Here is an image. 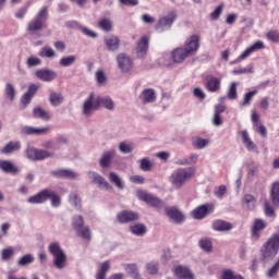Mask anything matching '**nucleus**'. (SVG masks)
Instances as JSON below:
<instances>
[{
    "mask_svg": "<svg viewBox=\"0 0 279 279\" xmlns=\"http://www.w3.org/2000/svg\"><path fill=\"white\" fill-rule=\"evenodd\" d=\"M177 19L178 14H175V12H171L168 15L160 17L155 26L156 32L161 34V32H167V29H171V25L175 23Z\"/></svg>",
    "mask_w": 279,
    "mask_h": 279,
    "instance_id": "nucleus-8",
    "label": "nucleus"
},
{
    "mask_svg": "<svg viewBox=\"0 0 279 279\" xmlns=\"http://www.w3.org/2000/svg\"><path fill=\"white\" fill-rule=\"evenodd\" d=\"M77 60V57L71 54V56H65L62 57L59 60V64L60 66L66 68V66H73V64H75V61Z\"/></svg>",
    "mask_w": 279,
    "mask_h": 279,
    "instance_id": "nucleus-49",
    "label": "nucleus"
},
{
    "mask_svg": "<svg viewBox=\"0 0 279 279\" xmlns=\"http://www.w3.org/2000/svg\"><path fill=\"white\" fill-rule=\"evenodd\" d=\"M186 58H191V56L185 52L183 47L175 48L171 51V60L174 64H182Z\"/></svg>",
    "mask_w": 279,
    "mask_h": 279,
    "instance_id": "nucleus-23",
    "label": "nucleus"
},
{
    "mask_svg": "<svg viewBox=\"0 0 279 279\" xmlns=\"http://www.w3.org/2000/svg\"><path fill=\"white\" fill-rule=\"evenodd\" d=\"M243 204L246 206V210H254L256 208L257 201L252 194H245L243 197Z\"/></svg>",
    "mask_w": 279,
    "mask_h": 279,
    "instance_id": "nucleus-41",
    "label": "nucleus"
},
{
    "mask_svg": "<svg viewBox=\"0 0 279 279\" xmlns=\"http://www.w3.org/2000/svg\"><path fill=\"white\" fill-rule=\"evenodd\" d=\"M137 165H140L142 171H151V169H154V161H151L149 157L137 160Z\"/></svg>",
    "mask_w": 279,
    "mask_h": 279,
    "instance_id": "nucleus-43",
    "label": "nucleus"
},
{
    "mask_svg": "<svg viewBox=\"0 0 279 279\" xmlns=\"http://www.w3.org/2000/svg\"><path fill=\"white\" fill-rule=\"evenodd\" d=\"M117 219L120 223H132V221H138L141 216L136 211L123 210L118 214Z\"/></svg>",
    "mask_w": 279,
    "mask_h": 279,
    "instance_id": "nucleus-15",
    "label": "nucleus"
},
{
    "mask_svg": "<svg viewBox=\"0 0 279 279\" xmlns=\"http://www.w3.org/2000/svg\"><path fill=\"white\" fill-rule=\"evenodd\" d=\"M33 117L35 119H43L44 121H50L51 116L45 109L36 107L33 109Z\"/></svg>",
    "mask_w": 279,
    "mask_h": 279,
    "instance_id": "nucleus-40",
    "label": "nucleus"
},
{
    "mask_svg": "<svg viewBox=\"0 0 279 279\" xmlns=\"http://www.w3.org/2000/svg\"><path fill=\"white\" fill-rule=\"evenodd\" d=\"M35 77H37V80H40L41 82L49 83V82H53V80H57L58 73L49 69H38L35 72Z\"/></svg>",
    "mask_w": 279,
    "mask_h": 279,
    "instance_id": "nucleus-13",
    "label": "nucleus"
},
{
    "mask_svg": "<svg viewBox=\"0 0 279 279\" xmlns=\"http://www.w3.org/2000/svg\"><path fill=\"white\" fill-rule=\"evenodd\" d=\"M56 178H66L68 180H75L77 173L71 169H59L51 172Z\"/></svg>",
    "mask_w": 279,
    "mask_h": 279,
    "instance_id": "nucleus-28",
    "label": "nucleus"
},
{
    "mask_svg": "<svg viewBox=\"0 0 279 279\" xmlns=\"http://www.w3.org/2000/svg\"><path fill=\"white\" fill-rule=\"evenodd\" d=\"M109 180L110 183L114 184V186H117V189H119L120 191H123L125 189V183L123 182V179H121L117 172H110Z\"/></svg>",
    "mask_w": 279,
    "mask_h": 279,
    "instance_id": "nucleus-37",
    "label": "nucleus"
},
{
    "mask_svg": "<svg viewBox=\"0 0 279 279\" xmlns=\"http://www.w3.org/2000/svg\"><path fill=\"white\" fill-rule=\"evenodd\" d=\"M117 151L114 149L106 150L102 153L99 165L102 169H110L112 167V159L114 158Z\"/></svg>",
    "mask_w": 279,
    "mask_h": 279,
    "instance_id": "nucleus-22",
    "label": "nucleus"
},
{
    "mask_svg": "<svg viewBox=\"0 0 279 279\" xmlns=\"http://www.w3.org/2000/svg\"><path fill=\"white\" fill-rule=\"evenodd\" d=\"M108 271H110V262H102L98 267L95 279H106V276H108Z\"/></svg>",
    "mask_w": 279,
    "mask_h": 279,
    "instance_id": "nucleus-32",
    "label": "nucleus"
},
{
    "mask_svg": "<svg viewBox=\"0 0 279 279\" xmlns=\"http://www.w3.org/2000/svg\"><path fill=\"white\" fill-rule=\"evenodd\" d=\"M270 202H272V205L275 207H279V182H275L271 184L270 187Z\"/></svg>",
    "mask_w": 279,
    "mask_h": 279,
    "instance_id": "nucleus-34",
    "label": "nucleus"
},
{
    "mask_svg": "<svg viewBox=\"0 0 279 279\" xmlns=\"http://www.w3.org/2000/svg\"><path fill=\"white\" fill-rule=\"evenodd\" d=\"M77 236L84 239V241H90L93 233L90 232V227L84 226L76 230Z\"/></svg>",
    "mask_w": 279,
    "mask_h": 279,
    "instance_id": "nucleus-46",
    "label": "nucleus"
},
{
    "mask_svg": "<svg viewBox=\"0 0 279 279\" xmlns=\"http://www.w3.org/2000/svg\"><path fill=\"white\" fill-rule=\"evenodd\" d=\"M213 210H215V205L213 204L201 205L193 210V217L194 219H204Z\"/></svg>",
    "mask_w": 279,
    "mask_h": 279,
    "instance_id": "nucleus-21",
    "label": "nucleus"
},
{
    "mask_svg": "<svg viewBox=\"0 0 279 279\" xmlns=\"http://www.w3.org/2000/svg\"><path fill=\"white\" fill-rule=\"evenodd\" d=\"M47 199H50L51 206L53 208H60V204H62V199L60 195H58L53 190L46 189L36 195L31 196L27 202L28 204H45Z\"/></svg>",
    "mask_w": 279,
    "mask_h": 279,
    "instance_id": "nucleus-3",
    "label": "nucleus"
},
{
    "mask_svg": "<svg viewBox=\"0 0 279 279\" xmlns=\"http://www.w3.org/2000/svg\"><path fill=\"white\" fill-rule=\"evenodd\" d=\"M119 151L121 154H132V151H134V145H132V143L122 142L119 144Z\"/></svg>",
    "mask_w": 279,
    "mask_h": 279,
    "instance_id": "nucleus-55",
    "label": "nucleus"
},
{
    "mask_svg": "<svg viewBox=\"0 0 279 279\" xmlns=\"http://www.w3.org/2000/svg\"><path fill=\"white\" fill-rule=\"evenodd\" d=\"M149 49V37L143 36L141 40L137 41L135 47V53L137 58H145L147 56V50Z\"/></svg>",
    "mask_w": 279,
    "mask_h": 279,
    "instance_id": "nucleus-19",
    "label": "nucleus"
},
{
    "mask_svg": "<svg viewBox=\"0 0 279 279\" xmlns=\"http://www.w3.org/2000/svg\"><path fill=\"white\" fill-rule=\"evenodd\" d=\"M95 110H99V96H95V93H90L83 102L82 113L84 117H92Z\"/></svg>",
    "mask_w": 279,
    "mask_h": 279,
    "instance_id": "nucleus-6",
    "label": "nucleus"
},
{
    "mask_svg": "<svg viewBox=\"0 0 279 279\" xmlns=\"http://www.w3.org/2000/svg\"><path fill=\"white\" fill-rule=\"evenodd\" d=\"M137 197L138 199H141V202H145L146 204H149V206H153L154 208H162L163 206L162 201L160 198L145 191H137Z\"/></svg>",
    "mask_w": 279,
    "mask_h": 279,
    "instance_id": "nucleus-10",
    "label": "nucleus"
},
{
    "mask_svg": "<svg viewBox=\"0 0 279 279\" xmlns=\"http://www.w3.org/2000/svg\"><path fill=\"white\" fill-rule=\"evenodd\" d=\"M51 128L43 126V128H35V126H23L21 129V134H25L26 136H43L49 132Z\"/></svg>",
    "mask_w": 279,
    "mask_h": 279,
    "instance_id": "nucleus-14",
    "label": "nucleus"
},
{
    "mask_svg": "<svg viewBox=\"0 0 279 279\" xmlns=\"http://www.w3.org/2000/svg\"><path fill=\"white\" fill-rule=\"evenodd\" d=\"M32 99H33V97L29 94H27V93L23 94V96L21 97L22 110H25V108H27V106H29Z\"/></svg>",
    "mask_w": 279,
    "mask_h": 279,
    "instance_id": "nucleus-61",
    "label": "nucleus"
},
{
    "mask_svg": "<svg viewBox=\"0 0 279 279\" xmlns=\"http://www.w3.org/2000/svg\"><path fill=\"white\" fill-rule=\"evenodd\" d=\"M279 271V257L277 259V262L275 263V265L268 269V271L266 272L267 278H274V276H276V274H278Z\"/></svg>",
    "mask_w": 279,
    "mask_h": 279,
    "instance_id": "nucleus-63",
    "label": "nucleus"
},
{
    "mask_svg": "<svg viewBox=\"0 0 279 279\" xmlns=\"http://www.w3.org/2000/svg\"><path fill=\"white\" fill-rule=\"evenodd\" d=\"M47 21H49V7L44 5L37 11L34 19L28 22L26 26L27 34L29 36H38L45 29Z\"/></svg>",
    "mask_w": 279,
    "mask_h": 279,
    "instance_id": "nucleus-1",
    "label": "nucleus"
},
{
    "mask_svg": "<svg viewBox=\"0 0 279 279\" xmlns=\"http://www.w3.org/2000/svg\"><path fill=\"white\" fill-rule=\"evenodd\" d=\"M19 149H21V142H9L0 149V154H12V151H19Z\"/></svg>",
    "mask_w": 279,
    "mask_h": 279,
    "instance_id": "nucleus-39",
    "label": "nucleus"
},
{
    "mask_svg": "<svg viewBox=\"0 0 279 279\" xmlns=\"http://www.w3.org/2000/svg\"><path fill=\"white\" fill-rule=\"evenodd\" d=\"M165 213L169 219L174 221V223H182V221H184V214L175 207H166Z\"/></svg>",
    "mask_w": 279,
    "mask_h": 279,
    "instance_id": "nucleus-24",
    "label": "nucleus"
},
{
    "mask_svg": "<svg viewBox=\"0 0 279 279\" xmlns=\"http://www.w3.org/2000/svg\"><path fill=\"white\" fill-rule=\"evenodd\" d=\"M14 256V248L12 247H7L1 251V258L2 260H10Z\"/></svg>",
    "mask_w": 279,
    "mask_h": 279,
    "instance_id": "nucleus-60",
    "label": "nucleus"
},
{
    "mask_svg": "<svg viewBox=\"0 0 279 279\" xmlns=\"http://www.w3.org/2000/svg\"><path fill=\"white\" fill-rule=\"evenodd\" d=\"M236 86H239L236 82H232L229 85L228 93H227L228 99L234 100L239 97V94L236 93Z\"/></svg>",
    "mask_w": 279,
    "mask_h": 279,
    "instance_id": "nucleus-52",
    "label": "nucleus"
},
{
    "mask_svg": "<svg viewBox=\"0 0 279 279\" xmlns=\"http://www.w3.org/2000/svg\"><path fill=\"white\" fill-rule=\"evenodd\" d=\"M38 56H39V58H47L48 60H53V59L58 58V53L50 46H45V47L40 48Z\"/></svg>",
    "mask_w": 279,
    "mask_h": 279,
    "instance_id": "nucleus-31",
    "label": "nucleus"
},
{
    "mask_svg": "<svg viewBox=\"0 0 279 279\" xmlns=\"http://www.w3.org/2000/svg\"><path fill=\"white\" fill-rule=\"evenodd\" d=\"M143 104H154L156 101V90L148 88L142 92Z\"/></svg>",
    "mask_w": 279,
    "mask_h": 279,
    "instance_id": "nucleus-35",
    "label": "nucleus"
},
{
    "mask_svg": "<svg viewBox=\"0 0 279 279\" xmlns=\"http://www.w3.org/2000/svg\"><path fill=\"white\" fill-rule=\"evenodd\" d=\"M72 227L74 228V230H80L81 228L84 227V217L82 216H74L72 218Z\"/></svg>",
    "mask_w": 279,
    "mask_h": 279,
    "instance_id": "nucleus-56",
    "label": "nucleus"
},
{
    "mask_svg": "<svg viewBox=\"0 0 279 279\" xmlns=\"http://www.w3.org/2000/svg\"><path fill=\"white\" fill-rule=\"evenodd\" d=\"M182 48L190 57L195 56L197 49H199V36L192 35L189 37Z\"/></svg>",
    "mask_w": 279,
    "mask_h": 279,
    "instance_id": "nucleus-11",
    "label": "nucleus"
},
{
    "mask_svg": "<svg viewBox=\"0 0 279 279\" xmlns=\"http://www.w3.org/2000/svg\"><path fill=\"white\" fill-rule=\"evenodd\" d=\"M258 92L257 90H253V92H248L244 95L242 101L240 102L241 107H247L250 106V104H252V99H254V95H256Z\"/></svg>",
    "mask_w": 279,
    "mask_h": 279,
    "instance_id": "nucleus-54",
    "label": "nucleus"
},
{
    "mask_svg": "<svg viewBox=\"0 0 279 279\" xmlns=\"http://www.w3.org/2000/svg\"><path fill=\"white\" fill-rule=\"evenodd\" d=\"M232 228H234L232 223L225 220H215L213 222V230H216V232H230Z\"/></svg>",
    "mask_w": 279,
    "mask_h": 279,
    "instance_id": "nucleus-27",
    "label": "nucleus"
},
{
    "mask_svg": "<svg viewBox=\"0 0 279 279\" xmlns=\"http://www.w3.org/2000/svg\"><path fill=\"white\" fill-rule=\"evenodd\" d=\"M267 228V222L260 218H256L251 229V236L258 241L260 239V232Z\"/></svg>",
    "mask_w": 279,
    "mask_h": 279,
    "instance_id": "nucleus-16",
    "label": "nucleus"
},
{
    "mask_svg": "<svg viewBox=\"0 0 279 279\" xmlns=\"http://www.w3.org/2000/svg\"><path fill=\"white\" fill-rule=\"evenodd\" d=\"M5 97L10 99V101H14L16 98V87H14V84L7 83L4 88Z\"/></svg>",
    "mask_w": 279,
    "mask_h": 279,
    "instance_id": "nucleus-47",
    "label": "nucleus"
},
{
    "mask_svg": "<svg viewBox=\"0 0 279 279\" xmlns=\"http://www.w3.org/2000/svg\"><path fill=\"white\" fill-rule=\"evenodd\" d=\"M32 263H34V255L26 254L20 257L17 265L19 267H27V265H32Z\"/></svg>",
    "mask_w": 279,
    "mask_h": 279,
    "instance_id": "nucleus-53",
    "label": "nucleus"
},
{
    "mask_svg": "<svg viewBox=\"0 0 279 279\" xmlns=\"http://www.w3.org/2000/svg\"><path fill=\"white\" fill-rule=\"evenodd\" d=\"M89 180L93 181V184H97L98 189H106V191H112V185L108 181H106V178L101 177V174L89 171L87 173Z\"/></svg>",
    "mask_w": 279,
    "mask_h": 279,
    "instance_id": "nucleus-12",
    "label": "nucleus"
},
{
    "mask_svg": "<svg viewBox=\"0 0 279 279\" xmlns=\"http://www.w3.org/2000/svg\"><path fill=\"white\" fill-rule=\"evenodd\" d=\"M221 279H245L243 276L239 275V272L232 269H223L220 275Z\"/></svg>",
    "mask_w": 279,
    "mask_h": 279,
    "instance_id": "nucleus-44",
    "label": "nucleus"
},
{
    "mask_svg": "<svg viewBox=\"0 0 279 279\" xmlns=\"http://www.w3.org/2000/svg\"><path fill=\"white\" fill-rule=\"evenodd\" d=\"M206 88L209 93H217L221 88V78L209 75L206 77Z\"/></svg>",
    "mask_w": 279,
    "mask_h": 279,
    "instance_id": "nucleus-25",
    "label": "nucleus"
},
{
    "mask_svg": "<svg viewBox=\"0 0 279 279\" xmlns=\"http://www.w3.org/2000/svg\"><path fill=\"white\" fill-rule=\"evenodd\" d=\"M242 143L244 147H246L247 151H253L254 154H258V146L254 144V141L250 137V133H247V130L240 131L239 132Z\"/></svg>",
    "mask_w": 279,
    "mask_h": 279,
    "instance_id": "nucleus-17",
    "label": "nucleus"
},
{
    "mask_svg": "<svg viewBox=\"0 0 279 279\" xmlns=\"http://www.w3.org/2000/svg\"><path fill=\"white\" fill-rule=\"evenodd\" d=\"M25 156L28 160L36 162L38 160H47V158H53L54 154L53 151L28 147L25 150Z\"/></svg>",
    "mask_w": 279,
    "mask_h": 279,
    "instance_id": "nucleus-7",
    "label": "nucleus"
},
{
    "mask_svg": "<svg viewBox=\"0 0 279 279\" xmlns=\"http://www.w3.org/2000/svg\"><path fill=\"white\" fill-rule=\"evenodd\" d=\"M69 204L76 208V210H82V199L76 193H71L69 195Z\"/></svg>",
    "mask_w": 279,
    "mask_h": 279,
    "instance_id": "nucleus-48",
    "label": "nucleus"
},
{
    "mask_svg": "<svg viewBox=\"0 0 279 279\" xmlns=\"http://www.w3.org/2000/svg\"><path fill=\"white\" fill-rule=\"evenodd\" d=\"M99 29L102 32H112V20L110 19H102L98 22Z\"/></svg>",
    "mask_w": 279,
    "mask_h": 279,
    "instance_id": "nucleus-51",
    "label": "nucleus"
},
{
    "mask_svg": "<svg viewBox=\"0 0 279 279\" xmlns=\"http://www.w3.org/2000/svg\"><path fill=\"white\" fill-rule=\"evenodd\" d=\"M105 43L109 51H118L121 45L117 36L106 37Z\"/></svg>",
    "mask_w": 279,
    "mask_h": 279,
    "instance_id": "nucleus-36",
    "label": "nucleus"
},
{
    "mask_svg": "<svg viewBox=\"0 0 279 279\" xmlns=\"http://www.w3.org/2000/svg\"><path fill=\"white\" fill-rule=\"evenodd\" d=\"M264 211L267 217H276V211L269 202L264 203Z\"/></svg>",
    "mask_w": 279,
    "mask_h": 279,
    "instance_id": "nucleus-62",
    "label": "nucleus"
},
{
    "mask_svg": "<svg viewBox=\"0 0 279 279\" xmlns=\"http://www.w3.org/2000/svg\"><path fill=\"white\" fill-rule=\"evenodd\" d=\"M259 49H265V43L257 40L255 44L250 46L247 49H245L238 58V62H241V60H245L254 53V51H259Z\"/></svg>",
    "mask_w": 279,
    "mask_h": 279,
    "instance_id": "nucleus-20",
    "label": "nucleus"
},
{
    "mask_svg": "<svg viewBox=\"0 0 279 279\" xmlns=\"http://www.w3.org/2000/svg\"><path fill=\"white\" fill-rule=\"evenodd\" d=\"M48 99L50 105L54 108H58V106H62V104H64V96L60 92H51Z\"/></svg>",
    "mask_w": 279,
    "mask_h": 279,
    "instance_id": "nucleus-29",
    "label": "nucleus"
},
{
    "mask_svg": "<svg viewBox=\"0 0 279 279\" xmlns=\"http://www.w3.org/2000/svg\"><path fill=\"white\" fill-rule=\"evenodd\" d=\"M193 168H178L171 173L169 182L173 187L182 189L183 184L193 178Z\"/></svg>",
    "mask_w": 279,
    "mask_h": 279,
    "instance_id": "nucleus-5",
    "label": "nucleus"
},
{
    "mask_svg": "<svg viewBox=\"0 0 279 279\" xmlns=\"http://www.w3.org/2000/svg\"><path fill=\"white\" fill-rule=\"evenodd\" d=\"M267 40L270 43H279V32L276 29H270L266 33Z\"/></svg>",
    "mask_w": 279,
    "mask_h": 279,
    "instance_id": "nucleus-59",
    "label": "nucleus"
},
{
    "mask_svg": "<svg viewBox=\"0 0 279 279\" xmlns=\"http://www.w3.org/2000/svg\"><path fill=\"white\" fill-rule=\"evenodd\" d=\"M68 141L65 137H58L54 141H46L41 144L45 149H60L61 145H66Z\"/></svg>",
    "mask_w": 279,
    "mask_h": 279,
    "instance_id": "nucleus-26",
    "label": "nucleus"
},
{
    "mask_svg": "<svg viewBox=\"0 0 279 279\" xmlns=\"http://www.w3.org/2000/svg\"><path fill=\"white\" fill-rule=\"evenodd\" d=\"M146 271L149 276H156V274H158V262H149L146 264Z\"/></svg>",
    "mask_w": 279,
    "mask_h": 279,
    "instance_id": "nucleus-57",
    "label": "nucleus"
},
{
    "mask_svg": "<svg viewBox=\"0 0 279 279\" xmlns=\"http://www.w3.org/2000/svg\"><path fill=\"white\" fill-rule=\"evenodd\" d=\"M279 252V233L272 234L260 247V260L263 265L271 263Z\"/></svg>",
    "mask_w": 279,
    "mask_h": 279,
    "instance_id": "nucleus-2",
    "label": "nucleus"
},
{
    "mask_svg": "<svg viewBox=\"0 0 279 279\" xmlns=\"http://www.w3.org/2000/svg\"><path fill=\"white\" fill-rule=\"evenodd\" d=\"M173 274L179 279H195V275L187 266H175L173 268Z\"/></svg>",
    "mask_w": 279,
    "mask_h": 279,
    "instance_id": "nucleus-18",
    "label": "nucleus"
},
{
    "mask_svg": "<svg viewBox=\"0 0 279 279\" xmlns=\"http://www.w3.org/2000/svg\"><path fill=\"white\" fill-rule=\"evenodd\" d=\"M102 106V108H106V110H114V100L112 98L105 96L100 97L98 96V107Z\"/></svg>",
    "mask_w": 279,
    "mask_h": 279,
    "instance_id": "nucleus-38",
    "label": "nucleus"
},
{
    "mask_svg": "<svg viewBox=\"0 0 279 279\" xmlns=\"http://www.w3.org/2000/svg\"><path fill=\"white\" fill-rule=\"evenodd\" d=\"M116 60L118 69L121 71V73H130V71H132V69L134 68V61L126 53H119Z\"/></svg>",
    "mask_w": 279,
    "mask_h": 279,
    "instance_id": "nucleus-9",
    "label": "nucleus"
},
{
    "mask_svg": "<svg viewBox=\"0 0 279 279\" xmlns=\"http://www.w3.org/2000/svg\"><path fill=\"white\" fill-rule=\"evenodd\" d=\"M48 252L53 257L52 265L56 267V269H59V271H62L64 267H66V253L64 250H62V246H60V243L52 242L48 246Z\"/></svg>",
    "mask_w": 279,
    "mask_h": 279,
    "instance_id": "nucleus-4",
    "label": "nucleus"
},
{
    "mask_svg": "<svg viewBox=\"0 0 279 279\" xmlns=\"http://www.w3.org/2000/svg\"><path fill=\"white\" fill-rule=\"evenodd\" d=\"M0 169L3 173H19V168L10 160H0Z\"/></svg>",
    "mask_w": 279,
    "mask_h": 279,
    "instance_id": "nucleus-33",
    "label": "nucleus"
},
{
    "mask_svg": "<svg viewBox=\"0 0 279 279\" xmlns=\"http://www.w3.org/2000/svg\"><path fill=\"white\" fill-rule=\"evenodd\" d=\"M129 231L131 234H134V236H145V234H147V227L143 223H135L129 227Z\"/></svg>",
    "mask_w": 279,
    "mask_h": 279,
    "instance_id": "nucleus-30",
    "label": "nucleus"
},
{
    "mask_svg": "<svg viewBox=\"0 0 279 279\" xmlns=\"http://www.w3.org/2000/svg\"><path fill=\"white\" fill-rule=\"evenodd\" d=\"M210 145V140L196 137L192 141V146L195 149H205V147H208Z\"/></svg>",
    "mask_w": 279,
    "mask_h": 279,
    "instance_id": "nucleus-45",
    "label": "nucleus"
},
{
    "mask_svg": "<svg viewBox=\"0 0 279 279\" xmlns=\"http://www.w3.org/2000/svg\"><path fill=\"white\" fill-rule=\"evenodd\" d=\"M43 64V60H40V58L38 57H29L26 60V65L28 69H32L34 66H40Z\"/></svg>",
    "mask_w": 279,
    "mask_h": 279,
    "instance_id": "nucleus-58",
    "label": "nucleus"
},
{
    "mask_svg": "<svg viewBox=\"0 0 279 279\" xmlns=\"http://www.w3.org/2000/svg\"><path fill=\"white\" fill-rule=\"evenodd\" d=\"M198 245L204 252H213V241L208 238H202Z\"/></svg>",
    "mask_w": 279,
    "mask_h": 279,
    "instance_id": "nucleus-50",
    "label": "nucleus"
},
{
    "mask_svg": "<svg viewBox=\"0 0 279 279\" xmlns=\"http://www.w3.org/2000/svg\"><path fill=\"white\" fill-rule=\"evenodd\" d=\"M199 160V155L192 154L189 157H184L183 159H179L177 165H181L182 167H186V165H195Z\"/></svg>",
    "mask_w": 279,
    "mask_h": 279,
    "instance_id": "nucleus-42",
    "label": "nucleus"
},
{
    "mask_svg": "<svg viewBox=\"0 0 279 279\" xmlns=\"http://www.w3.org/2000/svg\"><path fill=\"white\" fill-rule=\"evenodd\" d=\"M226 191H227L226 185H220V186H218V187H215L214 194H215L216 197H218L219 199H222V198H223V195H226Z\"/></svg>",
    "mask_w": 279,
    "mask_h": 279,
    "instance_id": "nucleus-64",
    "label": "nucleus"
}]
</instances>
